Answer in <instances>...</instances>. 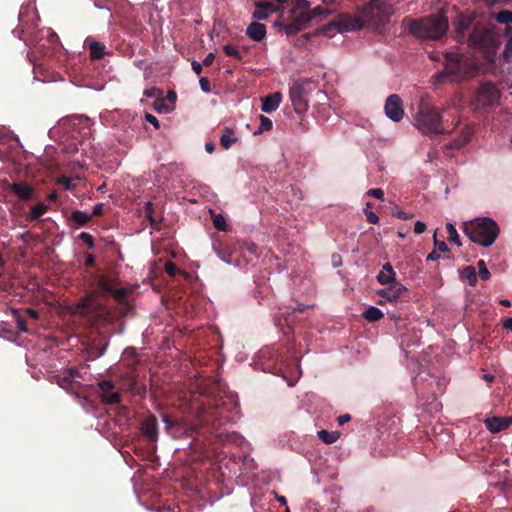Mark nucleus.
Wrapping results in <instances>:
<instances>
[{"label":"nucleus","mask_w":512,"mask_h":512,"mask_svg":"<svg viewBox=\"0 0 512 512\" xmlns=\"http://www.w3.org/2000/svg\"><path fill=\"white\" fill-rule=\"evenodd\" d=\"M465 235L475 244L490 247L497 239L500 229L490 217H481L465 222Z\"/></svg>","instance_id":"obj_1"},{"label":"nucleus","mask_w":512,"mask_h":512,"mask_svg":"<svg viewBox=\"0 0 512 512\" xmlns=\"http://www.w3.org/2000/svg\"><path fill=\"white\" fill-rule=\"evenodd\" d=\"M448 30V19L442 13L411 21L409 32L418 38L436 40Z\"/></svg>","instance_id":"obj_2"},{"label":"nucleus","mask_w":512,"mask_h":512,"mask_svg":"<svg viewBox=\"0 0 512 512\" xmlns=\"http://www.w3.org/2000/svg\"><path fill=\"white\" fill-rule=\"evenodd\" d=\"M414 126L424 135L435 136L445 133L441 113L430 103L421 101L414 118Z\"/></svg>","instance_id":"obj_3"},{"label":"nucleus","mask_w":512,"mask_h":512,"mask_svg":"<svg viewBox=\"0 0 512 512\" xmlns=\"http://www.w3.org/2000/svg\"><path fill=\"white\" fill-rule=\"evenodd\" d=\"M476 68L465 55L451 51L445 54V70L439 77H448L451 82H460L475 74Z\"/></svg>","instance_id":"obj_4"},{"label":"nucleus","mask_w":512,"mask_h":512,"mask_svg":"<svg viewBox=\"0 0 512 512\" xmlns=\"http://www.w3.org/2000/svg\"><path fill=\"white\" fill-rule=\"evenodd\" d=\"M468 45L471 48L483 50L486 57L490 58L501 45V34L494 26L480 25L469 34Z\"/></svg>","instance_id":"obj_5"},{"label":"nucleus","mask_w":512,"mask_h":512,"mask_svg":"<svg viewBox=\"0 0 512 512\" xmlns=\"http://www.w3.org/2000/svg\"><path fill=\"white\" fill-rule=\"evenodd\" d=\"M362 10L367 28L370 29H378L386 25L395 13L394 6L387 0H371Z\"/></svg>","instance_id":"obj_6"},{"label":"nucleus","mask_w":512,"mask_h":512,"mask_svg":"<svg viewBox=\"0 0 512 512\" xmlns=\"http://www.w3.org/2000/svg\"><path fill=\"white\" fill-rule=\"evenodd\" d=\"M309 80H297L292 83L289 89V98L297 113L305 112L308 109V86Z\"/></svg>","instance_id":"obj_7"},{"label":"nucleus","mask_w":512,"mask_h":512,"mask_svg":"<svg viewBox=\"0 0 512 512\" xmlns=\"http://www.w3.org/2000/svg\"><path fill=\"white\" fill-rule=\"evenodd\" d=\"M500 91L495 84L482 83L476 94V102L481 107H493L499 105Z\"/></svg>","instance_id":"obj_8"},{"label":"nucleus","mask_w":512,"mask_h":512,"mask_svg":"<svg viewBox=\"0 0 512 512\" xmlns=\"http://www.w3.org/2000/svg\"><path fill=\"white\" fill-rule=\"evenodd\" d=\"M291 22L284 26L287 35H293L306 28L307 24L313 20L308 9L298 10L295 13L291 11Z\"/></svg>","instance_id":"obj_9"},{"label":"nucleus","mask_w":512,"mask_h":512,"mask_svg":"<svg viewBox=\"0 0 512 512\" xmlns=\"http://www.w3.org/2000/svg\"><path fill=\"white\" fill-rule=\"evenodd\" d=\"M384 111L393 122H399L404 116L403 102L399 95L392 94L385 101Z\"/></svg>","instance_id":"obj_10"},{"label":"nucleus","mask_w":512,"mask_h":512,"mask_svg":"<svg viewBox=\"0 0 512 512\" xmlns=\"http://www.w3.org/2000/svg\"><path fill=\"white\" fill-rule=\"evenodd\" d=\"M405 291V286L400 282H394L393 284L387 285L386 288L379 289L377 291V294L381 297V299L377 301V304L383 305L386 302H396Z\"/></svg>","instance_id":"obj_11"},{"label":"nucleus","mask_w":512,"mask_h":512,"mask_svg":"<svg viewBox=\"0 0 512 512\" xmlns=\"http://www.w3.org/2000/svg\"><path fill=\"white\" fill-rule=\"evenodd\" d=\"M339 26L345 31H356L367 27L363 10L355 15H343L339 19Z\"/></svg>","instance_id":"obj_12"},{"label":"nucleus","mask_w":512,"mask_h":512,"mask_svg":"<svg viewBox=\"0 0 512 512\" xmlns=\"http://www.w3.org/2000/svg\"><path fill=\"white\" fill-rule=\"evenodd\" d=\"M481 24L475 22L471 16L460 15L457 18L455 30L459 39L467 38L469 43V34H471L475 27H479Z\"/></svg>","instance_id":"obj_13"},{"label":"nucleus","mask_w":512,"mask_h":512,"mask_svg":"<svg viewBox=\"0 0 512 512\" xmlns=\"http://www.w3.org/2000/svg\"><path fill=\"white\" fill-rule=\"evenodd\" d=\"M79 376V372L74 368H69L65 371H63L61 374L57 375L56 382L57 384L65 389L70 390L73 388V385L75 383L74 379Z\"/></svg>","instance_id":"obj_14"},{"label":"nucleus","mask_w":512,"mask_h":512,"mask_svg":"<svg viewBox=\"0 0 512 512\" xmlns=\"http://www.w3.org/2000/svg\"><path fill=\"white\" fill-rule=\"evenodd\" d=\"M512 424V418L492 417L485 420V426L491 433H498Z\"/></svg>","instance_id":"obj_15"},{"label":"nucleus","mask_w":512,"mask_h":512,"mask_svg":"<svg viewBox=\"0 0 512 512\" xmlns=\"http://www.w3.org/2000/svg\"><path fill=\"white\" fill-rule=\"evenodd\" d=\"M282 100V95L279 92L269 94L261 99V110L264 113H271L278 109Z\"/></svg>","instance_id":"obj_16"},{"label":"nucleus","mask_w":512,"mask_h":512,"mask_svg":"<svg viewBox=\"0 0 512 512\" xmlns=\"http://www.w3.org/2000/svg\"><path fill=\"white\" fill-rule=\"evenodd\" d=\"M143 434L151 441L158 438L157 420L154 416H150L142 422L141 426Z\"/></svg>","instance_id":"obj_17"},{"label":"nucleus","mask_w":512,"mask_h":512,"mask_svg":"<svg viewBox=\"0 0 512 512\" xmlns=\"http://www.w3.org/2000/svg\"><path fill=\"white\" fill-rule=\"evenodd\" d=\"M247 36L253 41L259 42L266 36V27L264 24L252 22L246 30Z\"/></svg>","instance_id":"obj_18"},{"label":"nucleus","mask_w":512,"mask_h":512,"mask_svg":"<svg viewBox=\"0 0 512 512\" xmlns=\"http://www.w3.org/2000/svg\"><path fill=\"white\" fill-rule=\"evenodd\" d=\"M377 280L382 285H390L394 282H398L396 280V274L389 263L383 265L381 271L377 275Z\"/></svg>","instance_id":"obj_19"},{"label":"nucleus","mask_w":512,"mask_h":512,"mask_svg":"<svg viewBox=\"0 0 512 512\" xmlns=\"http://www.w3.org/2000/svg\"><path fill=\"white\" fill-rule=\"evenodd\" d=\"M11 191L21 200H28L33 196V188L26 183H13Z\"/></svg>","instance_id":"obj_20"},{"label":"nucleus","mask_w":512,"mask_h":512,"mask_svg":"<svg viewBox=\"0 0 512 512\" xmlns=\"http://www.w3.org/2000/svg\"><path fill=\"white\" fill-rule=\"evenodd\" d=\"M224 134L220 137V144L224 149H229L234 143L237 142L238 138L234 135V130L230 127L224 129Z\"/></svg>","instance_id":"obj_21"},{"label":"nucleus","mask_w":512,"mask_h":512,"mask_svg":"<svg viewBox=\"0 0 512 512\" xmlns=\"http://www.w3.org/2000/svg\"><path fill=\"white\" fill-rule=\"evenodd\" d=\"M460 278L468 281L470 286H475L477 283L476 270L473 266H467L460 270Z\"/></svg>","instance_id":"obj_22"},{"label":"nucleus","mask_w":512,"mask_h":512,"mask_svg":"<svg viewBox=\"0 0 512 512\" xmlns=\"http://www.w3.org/2000/svg\"><path fill=\"white\" fill-rule=\"evenodd\" d=\"M383 316V312L379 308L374 306H370L363 313V317L369 322H376L382 319Z\"/></svg>","instance_id":"obj_23"},{"label":"nucleus","mask_w":512,"mask_h":512,"mask_svg":"<svg viewBox=\"0 0 512 512\" xmlns=\"http://www.w3.org/2000/svg\"><path fill=\"white\" fill-rule=\"evenodd\" d=\"M317 435H318L319 439L326 444H332V443L336 442L340 437L339 432H336V431L329 432L327 430H320L317 432Z\"/></svg>","instance_id":"obj_24"},{"label":"nucleus","mask_w":512,"mask_h":512,"mask_svg":"<svg viewBox=\"0 0 512 512\" xmlns=\"http://www.w3.org/2000/svg\"><path fill=\"white\" fill-rule=\"evenodd\" d=\"M211 214L214 227L219 231H227L228 225L224 216L222 214H216L213 211H211Z\"/></svg>","instance_id":"obj_25"},{"label":"nucleus","mask_w":512,"mask_h":512,"mask_svg":"<svg viewBox=\"0 0 512 512\" xmlns=\"http://www.w3.org/2000/svg\"><path fill=\"white\" fill-rule=\"evenodd\" d=\"M71 218L79 225H85L91 220V216L81 210H76L72 213Z\"/></svg>","instance_id":"obj_26"},{"label":"nucleus","mask_w":512,"mask_h":512,"mask_svg":"<svg viewBox=\"0 0 512 512\" xmlns=\"http://www.w3.org/2000/svg\"><path fill=\"white\" fill-rule=\"evenodd\" d=\"M446 230L448 233V240L455 243L457 246H461V241L455 226L452 223H447Z\"/></svg>","instance_id":"obj_27"},{"label":"nucleus","mask_w":512,"mask_h":512,"mask_svg":"<svg viewBox=\"0 0 512 512\" xmlns=\"http://www.w3.org/2000/svg\"><path fill=\"white\" fill-rule=\"evenodd\" d=\"M495 19L500 24H511L512 23V11L503 10L495 14Z\"/></svg>","instance_id":"obj_28"},{"label":"nucleus","mask_w":512,"mask_h":512,"mask_svg":"<svg viewBox=\"0 0 512 512\" xmlns=\"http://www.w3.org/2000/svg\"><path fill=\"white\" fill-rule=\"evenodd\" d=\"M102 402L106 404H117L121 400V396L118 392L112 390L104 395H101Z\"/></svg>","instance_id":"obj_29"},{"label":"nucleus","mask_w":512,"mask_h":512,"mask_svg":"<svg viewBox=\"0 0 512 512\" xmlns=\"http://www.w3.org/2000/svg\"><path fill=\"white\" fill-rule=\"evenodd\" d=\"M281 4H274L268 1L257 2L255 7L263 8L269 15L280 10Z\"/></svg>","instance_id":"obj_30"},{"label":"nucleus","mask_w":512,"mask_h":512,"mask_svg":"<svg viewBox=\"0 0 512 512\" xmlns=\"http://www.w3.org/2000/svg\"><path fill=\"white\" fill-rule=\"evenodd\" d=\"M47 209H48L47 205H45L43 203H39V204L35 205L34 207H32V209L30 211V218L31 219L40 218L42 215L45 214Z\"/></svg>","instance_id":"obj_31"},{"label":"nucleus","mask_w":512,"mask_h":512,"mask_svg":"<svg viewBox=\"0 0 512 512\" xmlns=\"http://www.w3.org/2000/svg\"><path fill=\"white\" fill-rule=\"evenodd\" d=\"M98 286L101 289V291L108 294H111V292L114 289L113 285L106 279L105 276H100L98 278Z\"/></svg>","instance_id":"obj_32"},{"label":"nucleus","mask_w":512,"mask_h":512,"mask_svg":"<svg viewBox=\"0 0 512 512\" xmlns=\"http://www.w3.org/2000/svg\"><path fill=\"white\" fill-rule=\"evenodd\" d=\"M90 50H91L90 54L93 59H98V58L102 57L104 54V46L100 45L97 42H93L91 44Z\"/></svg>","instance_id":"obj_33"},{"label":"nucleus","mask_w":512,"mask_h":512,"mask_svg":"<svg viewBox=\"0 0 512 512\" xmlns=\"http://www.w3.org/2000/svg\"><path fill=\"white\" fill-rule=\"evenodd\" d=\"M271 128H272V121L268 117L261 115L260 116V127L255 132V134H260L264 131H269Z\"/></svg>","instance_id":"obj_34"},{"label":"nucleus","mask_w":512,"mask_h":512,"mask_svg":"<svg viewBox=\"0 0 512 512\" xmlns=\"http://www.w3.org/2000/svg\"><path fill=\"white\" fill-rule=\"evenodd\" d=\"M91 299H92V295H90L89 297H86V298L82 299L81 301H79V303L76 306L77 312L81 313V314H85L86 313V309H88L89 306H90Z\"/></svg>","instance_id":"obj_35"},{"label":"nucleus","mask_w":512,"mask_h":512,"mask_svg":"<svg viewBox=\"0 0 512 512\" xmlns=\"http://www.w3.org/2000/svg\"><path fill=\"white\" fill-rule=\"evenodd\" d=\"M477 266H478V270H479V276L483 280H488L490 278V272L487 269L484 260H479L477 263Z\"/></svg>","instance_id":"obj_36"},{"label":"nucleus","mask_w":512,"mask_h":512,"mask_svg":"<svg viewBox=\"0 0 512 512\" xmlns=\"http://www.w3.org/2000/svg\"><path fill=\"white\" fill-rule=\"evenodd\" d=\"M223 51L225 52V54H226L227 56L235 57V58H237V59H240V58H241V53H240V52H239V50H238L236 47H234L233 45H229V44L225 45V46L223 47Z\"/></svg>","instance_id":"obj_37"},{"label":"nucleus","mask_w":512,"mask_h":512,"mask_svg":"<svg viewBox=\"0 0 512 512\" xmlns=\"http://www.w3.org/2000/svg\"><path fill=\"white\" fill-rule=\"evenodd\" d=\"M14 318L16 320L17 328L21 332H27V326L25 320L19 315L17 310H12Z\"/></svg>","instance_id":"obj_38"},{"label":"nucleus","mask_w":512,"mask_h":512,"mask_svg":"<svg viewBox=\"0 0 512 512\" xmlns=\"http://www.w3.org/2000/svg\"><path fill=\"white\" fill-rule=\"evenodd\" d=\"M127 294L128 290L126 288H114L111 292V295L118 301L125 299Z\"/></svg>","instance_id":"obj_39"},{"label":"nucleus","mask_w":512,"mask_h":512,"mask_svg":"<svg viewBox=\"0 0 512 512\" xmlns=\"http://www.w3.org/2000/svg\"><path fill=\"white\" fill-rule=\"evenodd\" d=\"M98 386L101 390V395H104V394L110 392L114 388V384L109 380H103V381L99 382Z\"/></svg>","instance_id":"obj_40"},{"label":"nucleus","mask_w":512,"mask_h":512,"mask_svg":"<svg viewBox=\"0 0 512 512\" xmlns=\"http://www.w3.org/2000/svg\"><path fill=\"white\" fill-rule=\"evenodd\" d=\"M79 239H81L88 246L89 249L94 247V239L92 235H90L89 233L81 232L79 235Z\"/></svg>","instance_id":"obj_41"},{"label":"nucleus","mask_w":512,"mask_h":512,"mask_svg":"<svg viewBox=\"0 0 512 512\" xmlns=\"http://www.w3.org/2000/svg\"><path fill=\"white\" fill-rule=\"evenodd\" d=\"M269 17V14L260 7H256V10L253 12V19L255 20H265Z\"/></svg>","instance_id":"obj_42"},{"label":"nucleus","mask_w":512,"mask_h":512,"mask_svg":"<svg viewBox=\"0 0 512 512\" xmlns=\"http://www.w3.org/2000/svg\"><path fill=\"white\" fill-rule=\"evenodd\" d=\"M309 12H310V15H313V19H315L317 17H321V16H326L329 14L327 9H324L320 6L314 8L312 10H309Z\"/></svg>","instance_id":"obj_43"},{"label":"nucleus","mask_w":512,"mask_h":512,"mask_svg":"<svg viewBox=\"0 0 512 512\" xmlns=\"http://www.w3.org/2000/svg\"><path fill=\"white\" fill-rule=\"evenodd\" d=\"M294 1V8L291 10L293 13H295L298 10L302 9H308L309 3L307 0H293Z\"/></svg>","instance_id":"obj_44"},{"label":"nucleus","mask_w":512,"mask_h":512,"mask_svg":"<svg viewBox=\"0 0 512 512\" xmlns=\"http://www.w3.org/2000/svg\"><path fill=\"white\" fill-rule=\"evenodd\" d=\"M242 249L250 252L251 254H257L258 246L250 241H245L242 244Z\"/></svg>","instance_id":"obj_45"},{"label":"nucleus","mask_w":512,"mask_h":512,"mask_svg":"<svg viewBox=\"0 0 512 512\" xmlns=\"http://www.w3.org/2000/svg\"><path fill=\"white\" fill-rule=\"evenodd\" d=\"M434 246L436 250L440 252H447L449 250L447 244L444 241L437 240L436 233L434 234Z\"/></svg>","instance_id":"obj_46"},{"label":"nucleus","mask_w":512,"mask_h":512,"mask_svg":"<svg viewBox=\"0 0 512 512\" xmlns=\"http://www.w3.org/2000/svg\"><path fill=\"white\" fill-rule=\"evenodd\" d=\"M200 88L203 92L209 93L211 91L210 81L206 77L199 79Z\"/></svg>","instance_id":"obj_47"},{"label":"nucleus","mask_w":512,"mask_h":512,"mask_svg":"<svg viewBox=\"0 0 512 512\" xmlns=\"http://www.w3.org/2000/svg\"><path fill=\"white\" fill-rule=\"evenodd\" d=\"M367 193H368V195L373 196V197H375V198H377L379 200H383L384 199V192L380 188L370 189Z\"/></svg>","instance_id":"obj_48"},{"label":"nucleus","mask_w":512,"mask_h":512,"mask_svg":"<svg viewBox=\"0 0 512 512\" xmlns=\"http://www.w3.org/2000/svg\"><path fill=\"white\" fill-rule=\"evenodd\" d=\"M152 213H153V204L151 202H147L145 204V214L148 217V219L150 220L151 224L153 225L155 223V220L152 217Z\"/></svg>","instance_id":"obj_49"},{"label":"nucleus","mask_w":512,"mask_h":512,"mask_svg":"<svg viewBox=\"0 0 512 512\" xmlns=\"http://www.w3.org/2000/svg\"><path fill=\"white\" fill-rule=\"evenodd\" d=\"M165 271L167 274L173 276L176 274L177 268L174 263L171 261H168L165 263Z\"/></svg>","instance_id":"obj_50"},{"label":"nucleus","mask_w":512,"mask_h":512,"mask_svg":"<svg viewBox=\"0 0 512 512\" xmlns=\"http://www.w3.org/2000/svg\"><path fill=\"white\" fill-rule=\"evenodd\" d=\"M145 119L149 123H151L156 129H158L160 127L159 121H158V119L154 115H152L150 113H146L145 114Z\"/></svg>","instance_id":"obj_51"},{"label":"nucleus","mask_w":512,"mask_h":512,"mask_svg":"<svg viewBox=\"0 0 512 512\" xmlns=\"http://www.w3.org/2000/svg\"><path fill=\"white\" fill-rule=\"evenodd\" d=\"M426 229V224L422 221H416L415 224H414V232L416 234H421L425 231Z\"/></svg>","instance_id":"obj_52"},{"label":"nucleus","mask_w":512,"mask_h":512,"mask_svg":"<svg viewBox=\"0 0 512 512\" xmlns=\"http://www.w3.org/2000/svg\"><path fill=\"white\" fill-rule=\"evenodd\" d=\"M503 54L506 58L512 57V36L507 41Z\"/></svg>","instance_id":"obj_53"},{"label":"nucleus","mask_w":512,"mask_h":512,"mask_svg":"<svg viewBox=\"0 0 512 512\" xmlns=\"http://www.w3.org/2000/svg\"><path fill=\"white\" fill-rule=\"evenodd\" d=\"M392 215H393L394 217H397V218H399V219H404V220L410 219V218L412 217V215H409V214H407L406 212L401 211V210L393 211V212H392Z\"/></svg>","instance_id":"obj_54"},{"label":"nucleus","mask_w":512,"mask_h":512,"mask_svg":"<svg viewBox=\"0 0 512 512\" xmlns=\"http://www.w3.org/2000/svg\"><path fill=\"white\" fill-rule=\"evenodd\" d=\"M366 217H367V221L371 224H377L379 221L378 216L372 211L366 212Z\"/></svg>","instance_id":"obj_55"},{"label":"nucleus","mask_w":512,"mask_h":512,"mask_svg":"<svg viewBox=\"0 0 512 512\" xmlns=\"http://www.w3.org/2000/svg\"><path fill=\"white\" fill-rule=\"evenodd\" d=\"M214 60H215V54L212 53V52L208 53L206 55V57L204 58V60H203V65L204 66H210L213 63Z\"/></svg>","instance_id":"obj_56"},{"label":"nucleus","mask_w":512,"mask_h":512,"mask_svg":"<svg viewBox=\"0 0 512 512\" xmlns=\"http://www.w3.org/2000/svg\"><path fill=\"white\" fill-rule=\"evenodd\" d=\"M191 66H192L193 71L197 75L201 74V72H202V65L198 61L192 60L191 61Z\"/></svg>","instance_id":"obj_57"},{"label":"nucleus","mask_w":512,"mask_h":512,"mask_svg":"<svg viewBox=\"0 0 512 512\" xmlns=\"http://www.w3.org/2000/svg\"><path fill=\"white\" fill-rule=\"evenodd\" d=\"M102 213H103V204L102 203H97L96 205H94L93 211H92V215L93 216H99Z\"/></svg>","instance_id":"obj_58"},{"label":"nucleus","mask_w":512,"mask_h":512,"mask_svg":"<svg viewBox=\"0 0 512 512\" xmlns=\"http://www.w3.org/2000/svg\"><path fill=\"white\" fill-rule=\"evenodd\" d=\"M351 420V416L349 414H343L337 418V422L339 425H344Z\"/></svg>","instance_id":"obj_59"},{"label":"nucleus","mask_w":512,"mask_h":512,"mask_svg":"<svg viewBox=\"0 0 512 512\" xmlns=\"http://www.w3.org/2000/svg\"><path fill=\"white\" fill-rule=\"evenodd\" d=\"M25 312H26L27 315H29L33 319H38L39 318L38 311H36V310H34L32 308H26Z\"/></svg>","instance_id":"obj_60"},{"label":"nucleus","mask_w":512,"mask_h":512,"mask_svg":"<svg viewBox=\"0 0 512 512\" xmlns=\"http://www.w3.org/2000/svg\"><path fill=\"white\" fill-rule=\"evenodd\" d=\"M440 258L437 250H434L432 251L431 253L428 254L427 256V260H431V261H436Z\"/></svg>","instance_id":"obj_61"},{"label":"nucleus","mask_w":512,"mask_h":512,"mask_svg":"<svg viewBox=\"0 0 512 512\" xmlns=\"http://www.w3.org/2000/svg\"><path fill=\"white\" fill-rule=\"evenodd\" d=\"M503 327L505 329L512 330V318H507L503 321Z\"/></svg>","instance_id":"obj_62"},{"label":"nucleus","mask_w":512,"mask_h":512,"mask_svg":"<svg viewBox=\"0 0 512 512\" xmlns=\"http://www.w3.org/2000/svg\"><path fill=\"white\" fill-rule=\"evenodd\" d=\"M94 262H95V259H94L93 255L89 254V255L86 256L85 264L87 266H92L94 264Z\"/></svg>","instance_id":"obj_63"},{"label":"nucleus","mask_w":512,"mask_h":512,"mask_svg":"<svg viewBox=\"0 0 512 512\" xmlns=\"http://www.w3.org/2000/svg\"><path fill=\"white\" fill-rule=\"evenodd\" d=\"M214 144L212 142L206 143L205 149L208 153H212L214 151Z\"/></svg>","instance_id":"obj_64"}]
</instances>
